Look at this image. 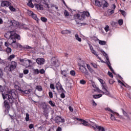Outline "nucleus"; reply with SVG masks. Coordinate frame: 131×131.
Masks as SVG:
<instances>
[{
	"instance_id": "obj_13",
	"label": "nucleus",
	"mask_w": 131,
	"mask_h": 131,
	"mask_svg": "<svg viewBox=\"0 0 131 131\" xmlns=\"http://www.w3.org/2000/svg\"><path fill=\"white\" fill-rule=\"evenodd\" d=\"M55 122L56 123H60V122H65V120L64 119H62L60 116H57L55 118Z\"/></svg>"
},
{
	"instance_id": "obj_21",
	"label": "nucleus",
	"mask_w": 131,
	"mask_h": 131,
	"mask_svg": "<svg viewBox=\"0 0 131 131\" xmlns=\"http://www.w3.org/2000/svg\"><path fill=\"white\" fill-rule=\"evenodd\" d=\"M34 5H35L36 9H37L38 10H43L42 6H41V5L35 4Z\"/></svg>"
},
{
	"instance_id": "obj_32",
	"label": "nucleus",
	"mask_w": 131,
	"mask_h": 131,
	"mask_svg": "<svg viewBox=\"0 0 131 131\" xmlns=\"http://www.w3.org/2000/svg\"><path fill=\"white\" fill-rule=\"evenodd\" d=\"M49 104L50 105H51V106L52 107H55V106H56V103H55V102H54V101H52V100H50V101H49Z\"/></svg>"
},
{
	"instance_id": "obj_19",
	"label": "nucleus",
	"mask_w": 131,
	"mask_h": 131,
	"mask_svg": "<svg viewBox=\"0 0 131 131\" xmlns=\"http://www.w3.org/2000/svg\"><path fill=\"white\" fill-rule=\"evenodd\" d=\"M20 92H22V93H24V94H26V95H29V94H30V93L32 92V90L31 89H29L28 90H25V91L20 90Z\"/></svg>"
},
{
	"instance_id": "obj_3",
	"label": "nucleus",
	"mask_w": 131,
	"mask_h": 131,
	"mask_svg": "<svg viewBox=\"0 0 131 131\" xmlns=\"http://www.w3.org/2000/svg\"><path fill=\"white\" fill-rule=\"evenodd\" d=\"M82 63H83V64L78 63V65L80 67L79 68V70L81 71V72H82V73H83V74H85V75H89V71L84 66V61H82Z\"/></svg>"
},
{
	"instance_id": "obj_9",
	"label": "nucleus",
	"mask_w": 131,
	"mask_h": 131,
	"mask_svg": "<svg viewBox=\"0 0 131 131\" xmlns=\"http://www.w3.org/2000/svg\"><path fill=\"white\" fill-rule=\"evenodd\" d=\"M46 60L43 58H38L36 59V62L38 65H43Z\"/></svg>"
},
{
	"instance_id": "obj_50",
	"label": "nucleus",
	"mask_w": 131,
	"mask_h": 131,
	"mask_svg": "<svg viewBox=\"0 0 131 131\" xmlns=\"http://www.w3.org/2000/svg\"><path fill=\"white\" fill-rule=\"evenodd\" d=\"M92 66H93L94 68H98V65L97 64L95 63V62H92L91 63Z\"/></svg>"
},
{
	"instance_id": "obj_30",
	"label": "nucleus",
	"mask_w": 131,
	"mask_h": 131,
	"mask_svg": "<svg viewBox=\"0 0 131 131\" xmlns=\"http://www.w3.org/2000/svg\"><path fill=\"white\" fill-rule=\"evenodd\" d=\"M61 74L62 75H63L64 78H66V77H67V72L66 70L62 71Z\"/></svg>"
},
{
	"instance_id": "obj_53",
	"label": "nucleus",
	"mask_w": 131,
	"mask_h": 131,
	"mask_svg": "<svg viewBox=\"0 0 131 131\" xmlns=\"http://www.w3.org/2000/svg\"><path fill=\"white\" fill-rule=\"evenodd\" d=\"M28 14L29 16H32L34 13L32 11H29L28 12Z\"/></svg>"
},
{
	"instance_id": "obj_57",
	"label": "nucleus",
	"mask_w": 131,
	"mask_h": 131,
	"mask_svg": "<svg viewBox=\"0 0 131 131\" xmlns=\"http://www.w3.org/2000/svg\"><path fill=\"white\" fill-rule=\"evenodd\" d=\"M33 127H34V125H33V124H30L29 125V128H30V129H32V128H33Z\"/></svg>"
},
{
	"instance_id": "obj_12",
	"label": "nucleus",
	"mask_w": 131,
	"mask_h": 131,
	"mask_svg": "<svg viewBox=\"0 0 131 131\" xmlns=\"http://www.w3.org/2000/svg\"><path fill=\"white\" fill-rule=\"evenodd\" d=\"M12 42L10 44L11 46L13 48V49H17L18 48V43L16 41V39H11Z\"/></svg>"
},
{
	"instance_id": "obj_8",
	"label": "nucleus",
	"mask_w": 131,
	"mask_h": 131,
	"mask_svg": "<svg viewBox=\"0 0 131 131\" xmlns=\"http://www.w3.org/2000/svg\"><path fill=\"white\" fill-rule=\"evenodd\" d=\"M12 5L11 1H3L1 3V7H9Z\"/></svg>"
},
{
	"instance_id": "obj_55",
	"label": "nucleus",
	"mask_w": 131,
	"mask_h": 131,
	"mask_svg": "<svg viewBox=\"0 0 131 131\" xmlns=\"http://www.w3.org/2000/svg\"><path fill=\"white\" fill-rule=\"evenodd\" d=\"M105 3L103 4V7H104V8H107V7L109 6V4H108V3H107V2L104 1Z\"/></svg>"
},
{
	"instance_id": "obj_46",
	"label": "nucleus",
	"mask_w": 131,
	"mask_h": 131,
	"mask_svg": "<svg viewBox=\"0 0 131 131\" xmlns=\"http://www.w3.org/2000/svg\"><path fill=\"white\" fill-rule=\"evenodd\" d=\"M118 24H119L120 26H121V25H122V24H123V19H119V20H118Z\"/></svg>"
},
{
	"instance_id": "obj_37",
	"label": "nucleus",
	"mask_w": 131,
	"mask_h": 131,
	"mask_svg": "<svg viewBox=\"0 0 131 131\" xmlns=\"http://www.w3.org/2000/svg\"><path fill=\"white\" fill-rule=\"evenodd\" d=\"M75 38L78 41L81 42V38L79 37L78 34L75 35Z\"/></svg>"
},
{
	"instance_id": "obj_28",
	"label": "nucleus",
	"mask_w": 131,
	"mask_h": 131,
	"mask_svg": "<svg viewBox=\"0 0 131 131\" xmlns=\"http://www.w3.org/2000/svg\"><path fill=\"white\" fill-rule=\"evenodd\" d=\"M102 96H103V95H102V94L93 95V97L94 99H99V98H101V97H102Z\"/></svg>"
},
{
	"instance_id": "obj_58",
	"label": "nucleus",
	"mask_w": 131,
	"mask_h": 131,
	"mask_svg": "<svg viewBox=\"0 0 131 131\" xmlns=\"http://www.w3.org/2000/svg\"><path fill=\"white\" fill-rule=\"evenodd\" d=\"M29 73V70H24V74L26 75V74H28V73Z\"/></svg>"
},
{
	"instance_id": "obj_48",
	"label": "nucleus",
	"mask_w": 131,
	"mask_h": 131,
	"mask_svg": "<svg viewBox=\"0 0 131 131\" xmlns=\"http://www.w3.org/2000/svg\"><path fill=\"white\" fill-rule=\"evenodd\" d=\"M64 93H66V91L61 92V94H60V97L62 99H64L65 98V94H64Z\"/></svg>"
},
{
	"instance_id": "obj_62",
	"label": "nucleus",
	"mask_w": 131,
	"mask_h": 131,
	"mask_svg": "<svg viewBox=\"0 0 131 131\" xmlns=\"http://www.w3.org/2000/svg\"><path fill=\"white\" fill-rule=\"evenodd\" d=\"M0 92H1V93H4V87L2 85H0Z\"/></svg>"
},
{
	"instance_id": "obj_43",
	"label": "nucleus",
	"mask_w": 131,
	"mask_h": 131,
	"mask_svg": "<svg viewBox=\"0 0 131 131\" xmlns=\"http://www.w3.org/2000/svg\"><path fill=\"white\" fill-rule=\"evenodd\" d=\"M26 121H29V114L26 113Z\"/></svg>"
},
{
	"instance_id": "obj_1",
	"label": "nucleus",
	"mask_w": 131,
	"mask_h": 131,
	"mask_svg": "<svg viewBox=\"0 0 131 131\" xmlns=\"http://www.w3.org/2000/svg\"><path fill=\"white\" fill-rule=\"evenodd\" d=\"M86 17H91V14L88 11H83L82 12H79L74 15V19L76 21L77 25L78 26H82V25H86V24H82L77 21H83Z\"/></svg>"
},
{
	"instance_id": "obj_52",
	"label": "nucleus",
	"mask_w": 131,
	"mask_h": 131,
	"mask_svg": "<svg viewBox=\"0 0 131 131\" xmlns=\"http://www.w3.org/2000/svg\"><path fill=\"white\" fill-rule=\"evenodd\" d=\"M107 74L110 76V77L113 78V74L112 73L110 72V71L108 72Z\"/></svg>"
},
{
	"instance_id": "obj_22",
	"label": "nucleus",
	"mask_w": 131,
	"mask_h": 131,
	"mask_svg": "<svg viewBox=\"0 0 131 131\" xmlns=\"http://www.w3.org/2000/svg\"><path fill=\"white\" fill-rule=\"evenodd\" d=\"M28 7H29L30 8H34V5L32 3V0H30L28 3H27Z\"/></svg>"
},
{
	"instance_id": "obj_18",
	"label": "nucleus",
	"mask_w": 131,
	"mask_h": 131,
	"mask_svg": "<svg viewBox=\"0 0 131 131\" xmlns=\"http://www.w3.org/2000/svg\"><path fill=\"white\" fill-rule=\"evenodd\" d=\"M94 125L95 126L96 128L98 129L99 131H105V128L101 126H98L96 124H94Z\"/></svg>"
},
{
	"instance_id": "obj_10",
	"label": "nucleus",
	"mask_w": 131,
	"mask_h": 131,
	"mask_svg": "<svg viewBox=\"0 0 131 131\" xmlns=\"http://www.w3.org/2000/svg\"><path fill=\"white\" fill-rule=\"evenodd\" d=\"M51 64L52 65H53V66H54L55 67H59V61L57 59H52V60H51Z\"/></svg>"
},
{
	"instance_id": "obj_11",
	"label": "nucleus",
	"mask_w": 131,
	"mask_h": 131,
	"mask_svg": "<svg viewBox=\"0 0 131 131\" xmlns=\"http://www.w3.org/2000/svg\"><path fill=\"white\" fill-rule=\"evenodd\" d=\"M16 68H17V62L15 61H12L11 64L10 65L9 68L10 71H12V70H14V69H16Z\"/></svg>"
},
{
	"instance_id": "obj_29",
	"label": "nucleus",
	"mask_w": 131,
	"mask_h": 131,
	"mask_svg": "<svg viewBox=\"0 0 131 131\" xmlns=\"http://www.w3.org/2000/svg\"><path fill=\"white\" fill-rule=\"evenodd\" d=\"M87 68L88 70L91 72V73L94 72V70L92 69V68L91 67V66L89 64H86Z\"/></svg>"
},
{
	"instance_id": "obj_5",
	"label": "nucleus",
	"mask_w": 131,
	"mask_h": 131,
	"mask_svg": "<svg viewBox=\"0 0 131 131\" xmlns=\"http://www.w3.org/2000/svg\"><path fill=\"white\" fill-rule=\"evenodd\" d=\"M55 88L59 93H63V92H65V90H64V89H63V86H62L60 82H58L57 83H56Z\"/></svg>"
},
{
	"instance_id": "obj_33",
	"label": "nucleus",
	"mask_w": 131,
	"mask_h": 131,
	"mask_svg": "<svg viewBox=\"0 0 131 131\" xmlns=\"http://www.w3.org/2000/svg\"><path fill=\"white\" fill-rule=\"evenodd\" d=\"M98 41L99 45H101V46H105V45H106V41L98 40Z\"/></svg>"
},
{
	"instance_id": "obj_63",
	"label": "nucleus",
	"mask_w": 131,
	"mask_h": 131,
	"mask_svg": "<svg viewBox=\"0 0 131 131\" xmlns=\"http://www.w3.org/2000/svg\"><path fill=\"white\" fill-rule=\"evenodd\" d=\"M1 11L3 12V13H5V14H7L8 13V12H7V10H6V9H2L1 10Z\"/></svg>"
},
{
	"instance_id": "obj_2",
	"label": "nucleus",
	"mask_w": 131,
	"mask_h": 131,
	"mask_svg": "<svg viewBox=\"0 0 131 131\" xmlns=\"http://www.w3.org/2000/svg\"><path fill=\"white\" fill-rule=\"evenodd\" d=\"M8 94H6L5 95L4 93H2V96L4 100L6 99L8 97V100L9 101L10 104H13L14 103V100H13V92L12 90L8 91L7 92Z\"/></svg>"
},
{
	"instance_id": "obj_17",
	"label": "nucleus",
	"mask_w": 131,
	"mask_h": 131,
	"mask_svg": "<svg viewBox=\"0 0 131 131\" xmlns=\"http://www.w3.org/2000/svg\"><path fill=\"white\" fill-rule=\"evenodd\" d=\"M43 115H45V117H48V116H49V108H44L43 109Z\"/></svg>"
},
{
	"instance_id": "obj_60",
	"label": "nucleus",
	"mask_w": 131,
	"mask_h": 131,
	"mask_svg": "<svg viewBox=\"0 0 131 131\" xmlns=\"http://www.w3.org/2000/svg\"><path fill=\"white\" fill-rule=\"evenodd\" d=\"M111 119L112 120H115V117H114V115H113V114H111Z\"/></svg>"
},
{
	"instance_id": "obj_38",
	"label": "nucleus",
	"mask_w": 131,
	"mask_h": 131,
	"mask_svg": "<svg viewBox=\"0 0 131 131\" xmlns=\"http://www.w3.org/2000/svg\"><path fill=\"white\" fill-rule=\"evenodd\" d=\"M99 81L102 85V88H104V86H105V81H104L102 79H99Z\"/></svg>"
},
{
	"instance_id": "obj_49",
	"label": "nucleus",
	"mask_w": 131,
	"mask_h": 131,
	"mask_svg": "<svg viewBox=\"0 0 131 131\" xmlns=\"http://www.w3.org/2000/svg\"><path fill=\"white\" fill-rule=\"evenodd\" d=\"M80 84H85V83H86V81L83 79H82L80 80Z\"/></svg>"
},
{
	"instance_id": "obj_47",
	"label": "nucleus",
	"mask_w": 131,
	"mask_h": 131,
	"mask_svg": "<svg viewBox=\"0 0 131 131\" xmlns=\"http://www.w3.org/2000/svg\"><path fill=\"white\" fill-rule=\"evenodd\" d=\"M120 12L122 14V15H123V16H124V17H125V16L126 15V14H125V11H124V10H120Z\"/></svg>"
},
{
	"instance_id": "obj_27",
	"label": "nucleus",
	"mask_w": 131,
	"mask_h": 131,
	"mask_svg": "<svg viewBox=\"0 0 131 131\" xmlns=\"http://www.w3.org/2000/svg\"><path fill=\"white\" fill-rule=\"evenodd\" d=\"M18 39V40H20L21 39V37H20V35L16 34L14 36H13V39Z\"/></svg>"
},
{
	"instance_id": "obj_25",
	"label": "nucleus",
	"mask_w": 131,
	"mask_h": 131,
	"mask_svg": "<svg viewBox=\"0 0 131 131\" xmlns=\"http://www.w3.org/2000/svg\"><path fill=\"white\" fill-rule=\"evenodd\" d=\"M95 3L96 6H97V7H102V3L98 0H95Z\"/></svg>"
},
{
	"instance_id": "obj_51",
	"label": "nucleus",
	"mask_w": 131,
	"mask_h": 131,
	"mask_svg": "<svg viewBox=\"0 0 131 131\" xmlns=\"http://www.w3.org/2000/svg\"><path fill=\"white\" fill-rule=\"evenodd\" d=\"M105 110H107V111H109L110 112H111V113H113V114H114V111H112V110H111V108L107 107L106 108H105Z\"/></svg>"
},
{
	"instance_id": "obj_20",
	"label": "nucleus",
	"mask_w": 131,
	"mask_h": 131,
	"mask_svg": "<svg viewBox=\"0 0 131 131\" xmlns=\"http://www.w3.org/2000/svg\"><path fill=\"white\" fill-rule=\"evenodd\" d=\"M70 33H71V31L69 30H65L61 32V34H70Z\"/></svg>"
},
{
	"instance_id": "obj_64",
	"label": "nucleus",
	"mask_w": 131,
	"mask_h": 131,
	"mask_svg": "<svg viewBox=\"0 0 131 131\" xmlns=\"http://www.w3.org/2000/svg\"><path fill=\"white\" fill-rule=\"evenodd\" d=\"M56 131H62V128H61L60 127H58L57 128Z\"/></svg>"
},
{
	"instance_id": "obj_56",
	"label": "nucleus",
	"mask_w": 131,
	"mask_h": 131,
	"mask_svg": "<svg viewBox=\"0 0 131 131\" xmlns=\"http://www.w3.org/2000/svg\"><path fill=\"white\" fill-rule=\"evenodd\" d=\"M50 88L51 89V90H55V85L54 84H51Z\"/></svg>"
},
{
	"instance_id": "obj_61",
	"label": "nucleus",
	"mask_w": 131,
	"mask_h": 131,
	"mask_svg": "<svg viewBox=\"0 0 131 131\" xmlns=\"http://www.w3.org/2000/svg\"><path fill=\"white\" fill-rule=\"evenodd\" d=\"M39 73H40V74H43L45 73V70L43 69L40 70Z\"/></svg>"
},
{
	"instance_id": "obj_31",
	"label": "nucleus",
	"mask_w": 131,
	"mask_h": 131,
	"mask_svg": "<svg viewBox=\"0 0 131 131\" xmlns=\"http://www.w3.org/2000/svg\"><path fill=\"white\" fill-rule=\"evenodd\" d=\"M14 58H15V54H12L8 57L7 59L8 61H12Z\"/></svg>"
},
{
	"instance_id": "obj_59",
	"label": "nucleus",
	"mask_w": 131,
	"mask_h": 131,
	"mask_svg": "<svg viewBox=\"0 0 131 131\" xmlns=\"http://www.w3.org/2000/svg\"><path fill=\"white\" fill-rule=\"evenodd\" d=\"M49 98H53V92H49Z\"/></svg>"
},
{
	"instance_id": "obj_45",
	"label": "nucleus",
	"mask_w": 131,
	"mask_h": 131,
	"mask_svg": "<svg viewBox=\"0 0 131 131\" xmlns=\"http://www.w3.org/2000/svg\"><path fill=\"white\" fill-rule=\"evenodd\" d=\"M42 109H45V108H48V104L46 103V102H43L42 103Z\"/></svg>"
},
{
	"instance_id": "obj_35",
	"label": "nucleus",
	"mask_w": 131,
	"mask_h": 131,
	"mask_svg": "<svg viewBox=\"0 0 131 131\" xmlns=\"http://www.w3.org/2000/svg\"><path fill=\"white\" fill-rule=\"evenodd\" d=\"M9 7V10H10V11H11L12 12H15V11H16V9L14 8V7L12 6V5H10Z\"/></svg>"
},
{
	"instance_id": "obj_23",
	"label": "nucleus",
	"mask_w": 131,
	"mask_h": 131,
	"mask_svg": "<svg viewBox=\"0 0 131 131\" xmlns=\"http://www.w3.org/2000/svg\"><path fill=\"white\" fill-rule=\"evenodd\" d=\"M31 17L33 18V19H34V20H35L36 21H37V23H38V21H39V19L37 18V16H36V14L34 13L31 16Z\"/></svg>"
},
{
	"instance_id": "obj_44",
	"label": "nucleus",
	"mask_w": 131,
	"mask_h": 131,
	"mask_svg": "<svg viewBox=\"0 0 131 131\" xmlns=\"http://www.w3.org/2000/svg\"><path fill=\"white\" fill-rule=\"evenodd\" d=\"M64 14L65 17H69V12L67 10H64Z\"/></svg>"
},
{
	"instance_id": "obj_14",
	"label": "nucleus",
	"mask_w": 131,
	"mask_h": 131,
	"mask_svg": "<svg viewBox=\"0 0 131 131\" xmlns=\"http://www.w3.org/2000/svg\"><path fill=\"white\" fill-rule=\"evenodd\" d=\"M122 111L124 116H125V117H126V118H127L129 120H130V117H129V115H128V114H127V112H125V111H124V110L123 109H122Z\"/></svg>"
},
{
	"instance_id": "obj_41",
	"label": "nucleus",
	"mask_w": 131,
	"mask_h": 131,
	"mask_svg": "<svg viewBox=\"0 0 131 131\" xmlns=\"http://www.w3.org/2000/svg\"><path fill=\"white\" fill-rule=\"evenodd\" d=\"M33 72L34 74H39V69H34Z\"/></svg>"
},
{
	"instance_id": "obj_4",
	"label": "nucleus",
	"mask_w": 131,
	"mask_h": 131,
	"mask_svg": "<svg viewBox=\"0 0 131 131\" xmlns=\"http://www.w3.org/2000/svg\"><path fill=\"white\" fill-rule=\"evenodd\" d=\"M19 61L20 63H22L24 66H29L30 65V63H32L31 60L29 59H20Z\"/></svg>"
},
{
	"instance_id": "obj_26",
	"label": "nucleus",
	"mask_w": 131,
	"mask_h": 131,
	"mask_svg": "<svg viewBox=\"0 0 131 131\" xmlns=\"http://www.w3.org/2000/svg\"><path fill=\"white\" fill-rule=\"evenodd\" d=\"M81 122V123H80V124H83L84 126H88L89 125V124H88L89 123V122L83 119L82 120V121Z\"/></svg>"
},
{
	"instance_id": "obj_6",
	"label": "nucleus",
	"mask_w": 131,
	"mask_h": 131,
	"mask_svg": "<svg viewBox=\"0 0 131 131\" xmlns=\"http://www.w3.org/2000/svg\"><path fill=\"white\" fill-rule=\"evenodd\" d=\"M105 57L106 58V59L107 61V62H106V65H107L111 71H112L113 73H114V70H113V68H112V67H111V63H110V61L109 60V57H108V55H107V54L106 53H105Z\"/></svg>"
},
{
	"instance_id": "obj_34",
	"label": "nucleus",
	"mask_w": 131,
	"mask_h": 131,
	"mask_svg": "<svg viewBox=\"0 0 131 131\" xmlns=\"http://www.w3.org/2000/svg\"><path fill=\"white\" fill-rule=\"evenodd\" d=\"M6 52L7 54H10V53H12V49L10 47H7L6 50Z\"/></svg>"
},
{
	"instance_id": "obj_54",
	"label": "nucleus",
	"mask_w": 131,
	"mask_h": 131,
	"mask_svg": "<svg viewBox=\"0 0 131 131\" xmlns=\"http://www.w3.org/2000/svg\"><path fill=\"white\" fill-rule=\"evenodd\" d=\"M70 73L71 75H72V76H74L75 75V71L73 70L71 71Z\"/></svg>"
},
{
	"instance_id": "obj_42",
	"label": "nucleus",
	"mask_w": 131,
	"mask_h": 131,
	"mask_svg": "<svg viewBox=\"0 0 131 131\" xmlns=\"http://www.w3.org/2000/svg\"><path fill=\"white\" fill-rule=\"evenodd\" d=\"M41 20L42 21V22H47L48 21V19H47V18L45 17H41L40 18Z\"/></svg>"
},
{
	"instance_id": "obj_16",
	"label": "nucleus",
	"mask_w": 131,
	"mask_h": 131,
	"mask_svg": "<svg viewBox=\"0 0 131 131\" xmlns=\"http://www.w3.org/2000/svg\"><path fill=\"white\" fill-rule=\"evenodd\" d=\"M4 106L7 110H10V104H9L8 100L4 101Z\"/></svg>"
},
{
	"instance_id": "obj_39",
	"label": "nucleus",
	"mask_w": 131,
	"mask_h": 131,
	"mask_svg": "<svg viewBox=\"0 0 131 131\" xmlns=\"http://www.w3.org/2000/svg\"><path fill=\"white\" fill-rule=\"evenodd\" d=\"M104 30L106 32H108V31L110 30V27H109V26L106 25L104 28Z\"/></svg>"
},
{
	"instance_id": "obj_40",
	"label": "nucleus",
	"mask_w": 131,
	"mask_h": 131,
	"mask_svg": "<svg viewBox=\"0 0 131 131\" xmlns=\"http://www.w3.org/2000/svg\"><path fill=\"white\" fill-rule=\"evenodd\" d=\"M91 52L92 53V54H93L94 55H95V56H96V57H97L98 58V57H99V55L97 54V52H96V51H95V50H92L91 51Z\"/></svg>"
},
{
	"instance_id": "obj_24",
	"label": "nucleus",
	"mask_w": 131,
	"mask_h": 131,
	"mask_svg": "<svg viewBox=\"0 0 131 131\" xmlns=\"http://www.w3.org/2000/svg\"><path fill=\"white\" fill-rule=\"evenodd\" d=\"M15 34H16V32H15V31H12L10 32V35L9 36L10 38H11V39H13Z\"/></svg>"
},
{
	"instance_id": "obj_15",
	"label": "nucleus",
	"mask_w": 131,
	"mask_h": 131,
	"mask_svg": "<svg viewBox=\"0 0 131 131\" xmlns=\"http://www.w3.org/2000/svg\"><path fill=\"white\" fill-rule=\"evenodd\" d=\"M102 90H104V91L103 95H105L106 96H110V92L107 90V89H106L105 86H103Z\"/></svg>"
},
{
	"instance_id": "obj_7",
	"label": "nucleus",
	"mask_w": 131,
	"mask_h": 131,
	"mask_svg": "<svg viewBox=\"0 0 131 131\" xmlns=\"http://www.w3.org/2000/svg\"><path fill=\"white\" fill-rule=\"evenodd\" d=\"M10 27L13 29H17L18 28V22L15 20H11L10 22Z\"/></svg>"
},
{
	"instance_id": "obj_36",
	"label": "nucleus",
	"mask_w": 131,
	"mask_h": 131,
	"mask_svg": "<svg viewBox=\"0 0 131 131\" xmlns=\"http://www.w3.org/2000/svg\"><path fill=\"white\" fill-rule=\"evenodd\" d=\"M36 90H37L39 92H41V91H42V87H41V86L37 85L36 86Z\"/></svg>"
}]
</instances>
